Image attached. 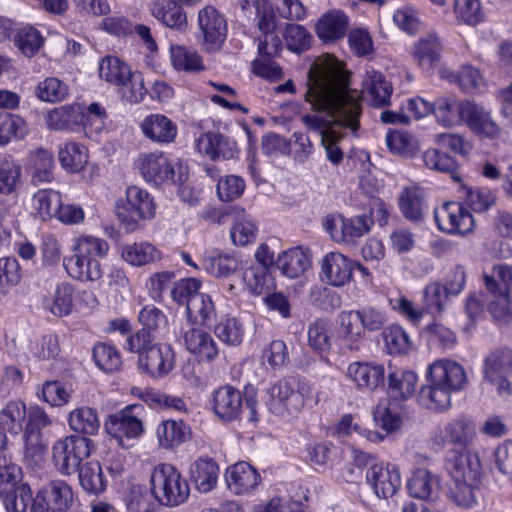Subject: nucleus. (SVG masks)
Listing matches in <instances>:
<instances>
[{"label":"nucleus","instance_id":"nucleus-8","mask_svg":"<svg viewBox=\"0 0 512 512\" xmlns=\"http://www.w3.org/2000/svg\"><path fill=\"white\" fill-rule=\"evenodd\" d=\"M256 25L261 35L258 38V53L261 56L276 57L282 42L276 34L277 17L272 5L267 0H255Z\"/></svg>","mask_w":512,"mask_h":512},{"label":"nucleus","instance_id":"nucleus-22","mask_svg":"<svg viewBox=\"0 0 512 512\" xmlns=\"http://www.w3.org/2000/svg\"><path fill=\"white\" fill-rule=\"evenodd\" d=\"M366 483L374 490L377 497L387 499L392 497L401 486L399 470L395 466L390 468L380 464L368 473Z\"/></svg>","mask_w":512,"mask_h":512},{"label":"nucleus","instance_id":"nucleus-1","mask_svg":"<svg viewBox=\"0 0 512 512\" xmlns=\"http://www.w3.org/2000/svg\"><path fill=\"white\" fill-rule=\"evenodd\" d=\"M306 102L312 109L324 115H305L302 121L312 131L319 133L327 158L333 164L343 160V152L337 146L343 134L336 128L359 129L361 115L360 95L349 86V78L334 56L326 54L315 59L307 74Z\"/></svg>","mask_w":512,"mask_h":512},{"label":"nucleus","instance_id":"nucleus-20","mask_svg":"<svg viewBox=\"0 0 512 512\" xmlns=\"http://www.w3.org/2000/svg\"><path fill=\"white\" fill-rule=\"evenodd\" d=\"M362 87V92L371 106L379 108L389 105L393 88L381 72L366 70Z\"/></svg>","mask_w":512,"mask_h":512},{"label":"nucleus","instance_id":"nucleus-18","mask_svg":"<svg viewBox=\"0 0 512 512\" xmlns=\"http://www.w3.org/2000/svg\"><path fill=\"white\" fill-rule=\"evenodd\" d=\"M347 376L358 389L374 391L384 385L385 369L369 362H353L347 368Z\"/></svg>","mask_w":512,"mask_h":512},{"label":"nucleus","instance_id":"nucleus-63","mask_svg":"<svg viewBox=\"0 0 512 512\" xmlns=\"http://www.w3.org/2000/svg\"><path fill=\"white\" fill-rule=\"evenodd\" d=\"M216 336L228 345H239L243 338L242 324L234 317L222 319L214 329Z\"/></svg>","mask_w":512,"mask_h":512},{"label":"nucleus","instance_id":"nucleus-44","mask_svg":"<svg viewBox=\"0 0 512 512\" xmlns=\"http://www.w3.org/2000/svg\"><path fill=\"white\" fill-rule=\"evenodd\" d=\"M26 415L25 403L11 400L0 411V424L3 429L17 435L23 428Z\"/></svg>","mask_w":512,"mask_h":512},{"label":"nucleus","instance_id":"nucleus-7","mask_svg":"<svg viewBox=\"0 0 512 512\" xmlns=\"http://www.w3.org/2000/svg\"><path fill=\"white\" fill-rule=\"evenodd\" d=\"M155 212L153 197L138 186L128 187L125 202H118L115 209L118 220L126 224L150 221L154 218Z\"/></svg>","mask_w":512,"mask_h":512},{"label":"nucleus","instance_id":"nucleus-9","mask_svg":"<svg viewBox=\"0 0 512 512\" xmlns=\"http://www.w3.org/2000/svg\"><path fill=\"white\" fill-rule=\"evenodd\" d=\"M304 387L293 378H283L270 389L269 409L273 414L283 415L284 412L300 411L305 404Z\"/></svg>","mask_w":512,"mask_h":512},{"label":"nucleus","instance_id":"nucleus-2","mask_svg":"<svg viewBox=\"0 0 512 512\" xmlns=\"http://www.w3.org/2000/svg\"><path fill=\"white\" fill-rule=\"evenodd\" d=\"M135 165L147 183L162 185L166 183L183 184L188 179V166L178 159L173 162L161 151L141 153Z\"/></svg>","mask_w":512,"mask_h":512},{"label":"nucleus","instance_id":"nucleus-59","mask_svg":"<svg viewBox=\"0 0 512 512\" xmlns=\"http://www.w3.org/2000/svg\"><path fill=\"white\" fill-rule=\"evenodd\" d=\"M68 94L67 85L55 77H49L40 82L36 87L37 97L46 102H59Z\"/></svg>","mask_w":512,"mask_h":512},{"label":"nucleus","instance_id":"nucleus-57","mask_svg":"<svg viewBox=\"0 0 512 512\" xmlns=\"http://www.w3.org/2000/svg\"><path fill=\"white\" fill-rule=\"evenodd\" d=\"M284 38L288 49L295 53L308 50L312 42L311 33L304 26L299 24L286 25Z\"/></svg>","mask_w":512,"mask_h":512},{"label":"nucleus","instance_id":"nucleus-11","mask_svg":"<svg viewBox=\"0 0 512 512\" xmlns=\"http://www.w3.org/2000/svg\"><path fill=\"white\" fill-rule=\"evenodd\" d=\"M73 503L72 488L64 481L44 485L33 499L31 512H67Z\"/></svg>","mask_w":512,"mask_h":512},{"label":"nucleus","instance_id":"nucleus-14","mask_svg":"<svg viewBox=\"0 0 512 512\" xmlns=\"http://www.w3.org/2000/svg\"><path fill=\"white\" fill-rule=\"evenodd\" d=\"M427 378L452 393L462 390L468 382L463 366L448 359L436 360L429 365Z\"/></svg>","mask_w":512,"mask_h":512},{"label":"nucleus","instance_id":"nucleus-52","mask_svg":"<svg viewBox=\"0 0 512 512\" xmlns=\"http://www.w3.org/2000/svg\"><path fill=\"white\" fill-rule=\"evenodd\" d=\"M139 322L143 326L142 330H146L156 339L162 336L167 326V317L154 305L145 306L139 313Z\"/></svg>","mask_w":512,"mask_h":512},{"label":"nucleus","instance_id":"nucleus-41","mask_svg":"<svg viewBox=\"0 0 512 512\" xmlns=\"http://www.w3.org/2000/svg\"><path fill=\"white\" fill-rule=\"evenodd\" d=\"M156 434L160 446L170 449L183 443L187 439L188 431L183 421L166 420L158 425Z\"/></svg>","mask_w":512,"mask_h":512},{"label":"nucleus","instance_id":"nucleus-48","mask_svg":"<svg viewBox=\"0 0 512 512\" xmlns=\"http://www.w3.org/2000/svg\"><path fill=\"white\" fill-rule=\"evenodd\" d=\"M79 115L78 106L64 105L50 110L45 116V122L51 130H65L78 122Z\"/></svg>","mask_w":512,"mask_h":512},{"label":"nucleus","instance_id":"nucleus-46","mask_svg":"<svg viewBox=\"0 0 512 512\" xmlns=\"http://www.w3.org/2000/svg\"><path fill=\"white\" fill-rule=\"evenodd\" d=\"M158 504L153 490L141 485L133 486L126 498L128 512H155Z\"/></svg>","mask_w":512,"mask_h":512},{"label":"nucleus","instance_id":"nucleus-53","mask_svg":"<svg viewBox=\"0 0 512 512\" xmlns=\"http://www.w3.org/2000/svg\"><path fill=\"white\" fill-rule=\"evenodd\" d=\"M13 483V489L7 495H0L4 499L7 512H27L29 504L32 505L31 489L27 484Z\"/></svg>","mask_w":512,"mask_h":512},{"label":"nucleus","instance_id":"nucleus-31","mask_svg":"<svg viewBox=\"0 0 512 512\" xmlns=\"http://www.w3.org/2000/svg\"><path fill=\"white\" fill-rule=\"evenodd\" d=\"M276 266L284 276L294 279L301 276L311 266V260L306 250L294 247L278 256Z\"/></svg>","mask_w":512,"mask_h":512},{"label":"nucleus","instance_id":"nucleus-55","mask_svg":"<svg viewBox=\"0 0 512 512\" xmlns=\"http://www.w3.org/2000/svg\"><path fill=\"white\" fill-rule=\"evenodd\" d=\"M93 359L96 365L105 372L117 371L121 364V356L114 346L98 343L93 348Z\"/></svg>","mask_w":512,"mask_h":512},{"label":"nucleus","instance_id":"nucleus-6","mask_svg":"<svg viewBox=\"0 0 512 512\" xmlns=\"http://www.w3.org/2000/svg\"><path fill=\"white\" fill-rule=\"evenodd\" d=\"M139 405H129L124 409L109 415L105 422L106 432L123 448L132 446V441L138 439L144 432L141 419L135 413L141 410Z\"/></svg>","mask_w":512,"mask_h":512},{"label":"nucleus","instance_id":"nucleus-61","mask_svg":"<svg viewBox=\"0 0 512 512\" xmlns=\"http://www.w3.org/2000/svg\"><path fill=\"white\" fill-rule=\"evenodd\" d=\"M206 269L216 277H228L235 273L239 260L234 254L220 253L205 261Z\"/></svg>","mask_w":512,"mask_h":512},{"label":"nucleus","instance_id":"nucleus-35","mask_svg":"<svg viewBox=\"0 0 512 512\" xmlns=\"http://www.w3.org/2000/svg\"><path fill=\"white\" fill-rule=\"evenodd\" d=\"M60 203V195L52 189L39 190L33 195L32 205L36 220L47 222L56 217Z\"/></svg>","mask_w":512,"mask_h":512},{"label":"nucleus","instance_id":"nucleus-3","mask_svg":"<svg viewBox=\"0 0 512 512\" xmlns=\"http://www.w3.org/2000/svg\"><path fill=\"white\" fill-rule=\"evenodd\" d=\"M99 76L107 83L119 88L123 98L131 103L144 99L147 89L142 73L131 68L116 56H106L99 62Z\"/></svg>","mask_w":512,"mask_h":512},{"label":"nucleus","instance_id":"nucleus-43","mask_svg":"<svg viewBox=\"0 0 512 512\" xmlns=\"http://www.w3.org/2000/svg\"><path fill=\"white\" fill-rule=\"evenodd\" d=\"M434 218L437 224L443 222L448 224H473L475 222L469 209L455 201L446 202L436 208Z\"/></svg>","mask_w":512,"mask_h":512},{"label":"nucleus","instance_id":"nucleus-34","mask_svg":"<svg viewBox=\"0 0 512 512\" xmlns=\"http://www.w3.org/2000/svg\"><path fill=\"white\" fill-rule=\"evenodd\" d=\"M219 467L210 458H200L191 468V477L201 492H209L215 487L218 479Z\"/></svg>","mask_w":512,"mask_h":512},{"label":"nucleus","instance_id":"nucleus-50","mask_svg":"<svg viewBox=\"0 0 512 512\" xmlns=\"http://www.w3.org/2000/svg\"><path fill=\"white\" fill-rule=\"evenodd\" d=\"M45 306L58 317L68 315L73 308V289L68 283L59 284L52 299H47Z\"/></svg>","mask_w":512,"mask_h":512},{"label":"nucleus","instance_id":"nucleus-4","mask_svg":"<svg viewBox=\"0 0 512 512\" xmlns=\"http://www.w3.org/2000/svg\"><path fill=\"white\" fill-rule=\"evenodd\" d=\"M150 483L158 503L167 507L184 503L190 493L187 481L170 464L157 465L151 474Z\"/></svg>","mask_w":512,"mask_h":512},{"label":"nucleus","instance_id":"nucleus-26","mask_svg":"<svg viewBox=\"0 0 512 512\" xmlns=\"http://www.w3.org/2000/svg\"><path fill=\"white\" fill-rule=\"evenodd\" d=\"M442 44L435 33L421 37L414 45L413 58L423 70L430 72L440 61Z\"/></svg>","mask_w":512,"mask_h":512},{"label":"nucleus","instance_id":"nucleus-5","mask_svg":"<svg viewBox=\"0 0 512 512\" xmlns=\"http://www.w3.org/2000/svg\"><path fill=\"white\" fill-rule=\"evenodd\" d=\"M93 441L85 436L69 435L58 439L52 446V461L62 475L75 474L84 459L91 455Z\"/></svg>","mask_w":512,"mask_h":512},{"label":"nucleus","instance_id":"nucleus-42","mask_svg":"<svg viewBox=\"0 0 512 512\" xmlns=\"http://www.w3.org/2000/svg\"><path fill=\"white\" fill-rule=\"evenodd\" d=\"M78 476L82 488L89 493L99 494L106 489L102 468L97 461L82 464L78 469Z\"/></svg>","mask_w":512,"mask_h":512},{"label":"nucleus","instance_id":"nucleus-16","mask_svg":"<svg viewBox=\"0 0 512 512\" xmlns=\"http://www.w3.org/2000/svg\"><path fill=\"white\" fill-rule=\"evenodd\" d=\"M243 410V397L241 392L230 386H222L213 394V411L224 422L239 419Z\"/></svg>","mask_w":512,"mask_h":512},{"label":"nucleus","instance_id":"nucleus-10","mask_svg":"<svg viewBox=\"0 0 512 512\" xmlns=\"http://www.w3.org/2000/svg\"><path fill=\"white\" fill-rule=\"evenodd\" d=\"M197 21L204 49L209 53L219 51L227 36L225 17L213 5H206L198 11Z\"/></svg>","mask_w":512,"mask_h":512},{"label":"nucleus","instance_id":"nucleus-38","mask_svg":"<svg viewBox=\"0 0 512 512\" xmlns=\"http://www.w3.org/2000/svg\"><path fill=\"white\" fill-rule=\"evenodd\" d=\"M121 255L127 263L133 266H143L161 259V253L148 242L124 245Z\"/></svg>","mask_w":512,"mask_h":512},{"label":"nucleus","instance_id":"nucleus-56","mask_svg":"<svg viewBox=\"0 0 512 512\" xmlns=\"http://www.w3.org/2000/svg\"><path fill=\"white\" fill-rule=\"evenodd\" d=\"M44 42L40 32L32 26H25L17 31L15 45L26 56H34Z\"/></svg>","mask_w":512,"mask_h":512},{"label":"nucleus","instance_id":"nucleus-60","mask_svg":"<svg viewBox=\"0 0 512 512\" xmlns=\"http://www.w3.org/2000/svg\"><path fill=\"white\" fill-rule=\"evenodd\" d=\"M491 299L488 301V309L493 319L504 324L512 319V303L509 293L488 292Z\"/></svg>","mask_w":512,"mask_h":512},{"label":"nucleus","instance_id":"nucleus-23","mask_svg":"<svg viewBox=\"0 0 512 512\" xmlns=\"http://www.w3.org/2000/svg\"><path fill=\"white\" fill-rule=\"evenodd\" d=\"M186 349L201 361H212L218 355V346L211 334L202 328L190 327L183 333Z\"/></svg>","mask_w":512,"mask_h":512},{"label":"nucleus","instance_id":"nucleus-28","mask_svg":"<svg viewBox=\"0 0 512 512\" xmlns=\"http://www.w3.org/2000/svg\"><path fill=\"white\" fill-rule=\"evenodd\" d=\"M150 12L155 19L170 29L182 30L187 25L185 11L173 0H154Z\"/></svg>","mask_w":512,"mask_h":512},{"label":"nucleus","instance_id":"nucleus-15","mask_svg":"<svg viewBox=\"0 0 512 512\" xmlns=\"http://www.w3.org/2000/svg\"><path fill=\"white\" fill-rule=\"evenodd\" d=\"M138 365L152 377L167 375L175 365L174 351L169 344L154 343L138 358Z\"/></svg>","mask_w":512,"mask_h":512},{"label":"nucleus","instance_id":"nucleus-45","mask_svg":"<svg viewBox=\"0 0 512 512\" xmlns=\"http://www.w3.org/2000/svg\"><path fill=\"white\" fill-rule=\"evenodd\" d=\"M68 422L72 430L83 435H94L100 427L97 413L90 407H81L71 411Z\"/></svg>","mask_w":512,"mask_h":512},{"label":"nucleus","instance_id":"nucleus-25","mask_svg":"<svg viewBox=\"0 0 512 512\" xmlns=\"http://www.w3.org/2000/svg\"><path fill=\"white\" fill-rule=\"evenodd\" d=\"M349 25L348 17L340 10H331L323 14L315 24V33L325 42H334L344 37Z\"/></svg>","mask_w":512,"mask_h":512},{"label":"nucleus","instance_id":"nucleus-39","mask_svg":"<svg viewBox=\"0 0 512 512\" xmlns=\"http://www.w3.org/2000/svg\"><path fill=\"white\" fill-rule=\"evenodd\" d=\"M433 110L436 122L445 128H452L460 121V107L462 102H458L454 97H439L435 100Z\"/></svg>","mask_w":512,"mask_h":512},{"label":"nucleus","instance_id":"nucleus-64","mask_svg":"<svg viewBox=\"0 0 512 512\" xmlns=\"http://www.w3.org/2000/svg\"><path fill=\"white\" fill-rule=\"evenodd\" d=\"M383 338L390 354L405 353L410 349L411 342L409 336L398 325L387 327L383 331Z\"/></svg>","mask_w":512,"mask_h":512},{"label":"nucleus","instance_id":"nucleus-13","mask_svg":"<svg viewBox=\"0 0 512 512\" xmlns=\"http://www.w3.org/2000/svg\"><path fill=\"white\" fill-rule=\"evenodd\" d=\"M512 368V350L503 348L490 353L484 364V378L497 389L500 395H510L512 384L506 376L507 368Z\"/></svg>","mask_w":512,"mask_h":512},{"label":"nucleus","instance_id":"nucleus-37","mask_svg":"<svg viewBox=\"0 0 512 512\" xmlns=\"http://www.w3.org/2000/svg\"><path fill=\"white\" fill-rule=\"evenodd\" d=\"M417 375L409 370L388 375V394L395 400L407 399L415 392Z\"/></svg>","mask_w":512,"mask_h":512},{"label":"nucleus","instance_id":"nucleus-19","mask_svg":"<svg viewBox=\"0 0 512 512\" xmlns=\"http://www.w3.org/2000/svg\"><path fill=\"white\" fill-rule=\"evenodd\" d=\"M398 205L400 211L408 221H422L426 206V193L424 188L416 183L402 187L398 197Z\"/></svg>","mask_w":512,"mask_h":512},{"label":"nucleus","instance_id":"nucleus-49","mask_svg":"<svg viewBox=\"0 0 512 512\" xmlns=\"http://www.w3.org/2000/svg\"><path fill=\"white\" fill-rule=\"evenodd\" d=\"M171 61L175 69L186 72H199L205 68L201 56L183 46L171 47Z\"/></svg>","mask_w":512,"mask_h":512},{"label":"nucleus","instance_id":"nucleus-32","mask_svg":"<svg viewBox=\"0 0 512 512\" xmlns=\"http://www.w3.org/2000/svg\"><path fill=\"white\" fill-rule=\"evenodd\" d=\"M407 486L410 495L421 500H436L440 492L437 477L424 468L412 474Z\"/></svg>","mask_w":512,"mask_h":512},{"label":"nucleus","instance_id":"nucleus-33","mask_svg":"<svg viewBox=\"0 0 512 512\" xmlns=\"http://www.w3.org/2000/svg\"><path fill=\"white\" fill-rule=\"evenodd\" d=\"M58 158L64 170L69 173H78L88 163V150L77 142L66 141L59 146Z\"/></svg>","mask_w":512,"mask_h":512},{"label":"nucleus","instance_id":"nucleus-47","mask_svg":"<svg viewBox=\"0 0 512 512\" xmlns=\"http://www.w3.org/2000/svg\"><path fill=\"white\" fill-rule=\"evenodd\" d=\"M226 145L227 142L223 136L218 133H205L196 140V149L198 152L212 160L220 157L230 158L233 156V152L231 150H225Z\"/></svg>","mask_w":512,"mask_h":512},{"label":"nucleus","instance_id":"nucleus-40","mask_svg":"<svg viewBox=\"0 0 512 512\" xmlns=\"http://www.w3.org/2000/svg\"><path fill=\"white\" fill-rule=\"evenodd\" d=\"M472 424L464 418L453 419L444 427V440L459 447H469L474 438Z\"/></svg>","mask_w":512,"mask_h":512},{"label":"nucleus","instance_id":"nucleus-12","mask_svg":"<svg viewBox=\"0 0 512 512\" xmlns=\"http://www.w3.org/2000/svg\"><path fill=\"white\" fill-rule=\"evenodd\" d=\"M460 120L476 135L494 139L501 134V127L492 118L491 112L472 101H463L460 107Z\"/></svg>","mask_w":512,"mask_h":512},{"label":"nucleus","instance_id":"nucleus-24","mask_svg":"<svg viewBox=\"0 0 512 512\" xmlns=\"http://www.w3.org/2000/svg\"><path fill=\"white\" fill-rule=\"evenodd\" d=\"M142 133L152 142L168 144L175 140L177 126L168 117L162 114H151L141 123Z\"/></svg>","mask_w":512,"mask_h":512},{"label":"nucleus","instance_id":"nucleus-54","mask_svg":"<svg viewBox=\"0 0 512 512\" xmlns=\"http://www.w3.org/2000/svg\"><path fill=\"white\" fill-rule=\"evenodd\" d=\"M34 183L50 182L53 178V156L47 150L38 149L30 156Z\"/></svg>","mask_w":512,"mask_h":512},{"label":"nucleus","instance_id":"nucleus-36","mask_svg":"<svg viewBox=\"0 0 512 512\" xmlns=\"http://www.w3.org/2000/svg\"><path fill=\"white\" fill-rule=\"evenodd\" d=\"M341 325L344 328V341L350 351H358L361 347L364 327L358 310L342 312Z\"/></svg>","mask_w":512,"mask_h":512},{"label":"nucleus","instance_id":"nucleus-17","mask_svg":"<svg viewBox=\"0 0 512 512\" xmlns=\"http://www.w3.org/2000/svg\"><path fill=\"white\" fill-rule=\"evenodd\" d=\"M353 263L339 252L328 253L321 261V277L327 284L341 287L352 278Z\"/></svg>","mask_w":512,"mask_h":512},{"label":"nucleus","instance_id":"nucleus-29","mask_svg":"<svg viewBox=\"0 0 512 512\" xmlns=\"http://www.w3.org/2000/svg\"><path fill=\"white\" fill-rule=\"evenodd\" d=\"M448 465L453 479L479 480L482 473L479 455L469 450L455 454Z\"/></svg>","mask_w":512,"mask_h":512},{"label":"nucleus","instance_id":"nucleus-27","mask_svg":"<svg viewBox=\"0 0 512 512\" xmlns=\"http://www.w3.org/2000/svg\"><path fill=\"white\" fill-rule=\"evenodd\" d=\"M63 265L67 273L77 280L95 281L103 277L100 262L95 258H87L81 252L65 258Z\"/></svg>","mask_w":512,"mask_h":512},{"label":"nucleus","instance_id":"nucleus-30","mask_svg":"<svg viewBox=\"0 0 512 512\" xmlns=\"http://www.w3.org/2000/svg\"><path fill=\"white\" fill-rule=\"evenodd\" d=\"M451 394L449 390L434 383L427 378V384L423 385L418 393L419 404L427 410L440 413L451 406Z\"/></svg>","mask_w":512,"mask_h":512},{"label":"nucleus","instance_id":"nucleus-21","mask_svg":"<svg viewBox=\"0 0 512 512\" xmlns=\"http://www.w3.org/2000/svg\"><path fill=\"white\" fill-rule=\"evenodd\" d=\"M226 482L236 495L251 492L260 483V475L249 463L241 461L226 470Z\"/></svg>","mask_w":512,"mask_h":512},{"label":"nucleus","instance_id":"nucleus-51","mask_svg":"<svg viewBox=\"0 0 512 512\" xmlns=\"http://www.w3.org/2000/svg\"><path fill=\"white\" fill-rule=\"evenodd\" d=\"M389 150L401 156H412L418 149L417 139L404 131H389L385 138Z\"/></svg>","mask_w":512,"mask_h":512},{"label":"nucleus","instance_id":"nucleus-58","mask_svg":"<svg viewBox=\"0 0 512 512\" xmlns=\"http://www.w3.org/2000/svg\"><path fill=\"white\" fill-rule=\"evenodd\" d=\"M483 280L488 292L510 293L512 289V268L506 265L494 266L493 274H485Z\"/></svg>","mask_w":512,"mask_h":512},{"label":"nucleus","instance_id":"nucleus-62","mask_svg":"<svg viewBox=\"0 0 512 512\" xmlns=\"http://www.w3.org/2000/svg\"><path fill=\"white\" fill-rule=\"evenodd\" d=\"M478 480L453 479L449 496L458 506L469 508L476 502L473 484Z\"/></svg>","mask_w":512,"mask_h":512}]
</instances>
